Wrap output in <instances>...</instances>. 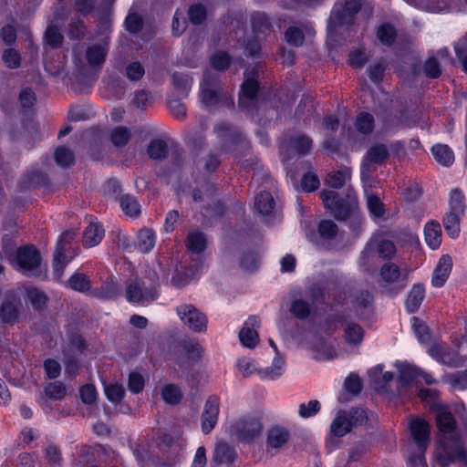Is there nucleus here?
Returning a JSON list of instances; mask_svg holds the SVG:
<instances>
[{"instance_id":"nucleus-1","label":"nucleus","mask_w":467,"mask_h":467,"mask_svg":"<svg viewBox=\"0 0 467 467\" xmlns=\"http://www.w3.org/2000/svg\"><path fill=\"white\" fill-rule=\"evenodd\" d=\"M332 306L350 305L349 311L341 315H329L326 319L328 330L343 329V337L349 346H358L364 337L363 327L355 321L368 319L373 314V296L368 290L350 292L335 288L328 295Z\"/></svg>"},{"instance_id":"nucleus-2","label":"nucleus","mask_w":467,"mask_h":467,"mask_svg":"<svg viewBox=\"0 0 467 467\" xmlns=\"http://www.w3.org/2000/svg\"><path fill=\"white\" fill-rule=\"evenodd\" d=\"M435 420L438 429V464L441 467H449L458 462L461 466L467 467V448L457 431V423L452 413L443 407H439Z\"/></svg>"},{"instance_id":"nucleus-3","label":"nucleus","mask_w":467,"mask_h":467,"mask_svg":"<svg viewBox=\"0 0 467 467\" xmlns=\"http://www.w3.org/2000/svg\"><path fill=\"white\" fill-rule=\"evenodd\" d=\"M368 420L367 412L360 408H351L349 410H339L330 425V434L326 445L329 451L337 447V438L344 437L352 428L364 424Z\"/></svg>"},{"instance_id":"nucleus-4","label":"nucleus","mask_w":467,"mask_h":467,"mask_svg":"<svg viewBox=\"0 0 467 467\" xmlns=\"http://www.w3.org/2000/svg\"><path fill=\"white\" fill-rule=\"evenodd\" d=\"M200 99L206 108L225 107L232 109L234 106L233 97L222 89L217 74L210 69L204 72L203 79L200 84Z\"/></svg>"},{"instance_id":"nucleus-5","label":"nucleus","mask_w":467,"mask_h":467,"mask_svg":"<svg viewBox=\"0 0 467 467\" xmlns=\"http://www.w3.org/2000/svg\"><path fill=\"white\" fill-rule=\"evenodd\" d=\"M410 436L416 445L407 459L408 467H427L425 452L430 443L431 425L422 418H413L409 422Z\"/></svg>"},{"instance_id":"nucleus-6","label":"nucleus","mask_w":467,"mask_h":467,"mask_svg":"<svg viewBox=\"0 0 467 467\" xmlns=\"http://www.w3.org/2000/svg\"><path fill=\"white\" fill-rule=\"evenodd\" d=\"M361 5V0H339L334 5L327 26V43L328 46H332L336 41L338 27L353 22Z\"/></svg>"},{"instance_id":"nucleus-7","label":"nucleus","mask_w":467,"mask_h":467,"mask_svg":"<svg viewBox=\"0 0 467 467\" xmlns=\"http://www.w3.org/2000/svg\"><path fill=\"white\" fill-rule=\"evenodd\" d=\"M124 296L131 305L147 306L159 297L158 284L138 277L130 279L126 282Z\"/></svg>"},{"instance_id":"nucleus-8","label":"nucleus","mask_w":467,"mask_h":467,"mask_svg":"<svg viewBox=\"0 0 467 467\" xmlns=\"http://www.w3.org/2000/svg\"><path fill=\"white\" fill-rule=\"evenodd\" d=\"M257 78L258 68L256 67L247 68L239 93L238 104L240 109L252 116L254 111L260 109L263 103L258 95L259 84Z\"/></svg>"},{"instance_id":"nucleus-9","label":"nucleus","mask_w":467,"mask_h":467,"mask_svg":"<svg viewBox=\"0 0 467 467\" xmlns=\"http://www.w3.org/2000/svg\"><path fill=\"white\" fill-rule=\"evenodd\" d=\"M321 198L325 208L329 211L337 220H346L355 215L358 209V200L354 193L348 192L346 198H340L333 191H323Z\"/></svg>"},{"instance_id":"nucleus-10","label":"nucleus","mask_w":467,"mask_h":467,"mask_svg":"<svg viewBox=\"0 0 467 467\" xmlns=\"http://www.w3.org/2000/svg\"><path fill=\"white\" fill-rule=\"evenodd\" d=\"M396 246L390 240L382 238L379 233L373 235L360 255V267L364 271H369L373 265L374 252L383 260H391L396 254Z\"/></svg>"},{"instance_id":"nucleus-11","label":"nucleus","mask_w":467,"mask_h":467,"mask_svg":"<svg viewBox=\"0 0 467 467\" xmlns=\"http://www.w3.org/2000/svg\"><path fill=\"white\" fill-rule=\"evenodd\" d=\"M263 431L261 419L256 416H243L230 429V433L236 440L250 442L260 436Z\"/></svg>"},{"instance_id":"nucleus-12","label":"nucleus","mask_w":467,"mask_h":467,"mask_svg":"<svg viewBox=\"0 0 467 467\" xmlns=\"http://www.w3.org/2000/svg\"><path fill=\"white\" fill-rule=\"evenodd\" d=\"M15 267L27 275H37L41 264V255L34 245H26L17 249L13 259Z\"/></svg>"},{"instance_id":"nucleus-13","label":"nucleus","mask_w":467,"mask_h":467,"mask_svg":"<svg viewBox=\"0 0 467 467\" xmlns=\"http://www.w3.org/2000/svg\"><path fill=\"white\" fill-rule=\"evenodd\" d=\"M311 147L312 140L304 134H297L291 137L287 143L285 140L280 142L279 148L283 157V162L285 166L287 175H289L291 178H296V174L289 167V152L292 151L300 156L306 155L310 151Z\"/></svg>"},{"instance_id":"nucleus-14","label":"nucleus","mask_w":467,"mask_h":467,"mask_svg":"<svg viewBox=\"0 0 467 467\" xmlns=\"http://www.w3.org/2000/svg\"><path fill=\"white\" fill-rule=\"evenodd\" d=\"M251 24L254 38L248 41L244 46V54L246 56L256 57L260 54L261 46L259 41L271 31V25L268 17L264 13H254L251 17Z\"/></svg>"},{"instance_id":"nucleus-15","label":"nucleus","mask_w":467,"mask_h":467,"mask_svg":"<svg viewBox=\"0 0 467 467\" xmlns=\"http://www.w3.org/2000/svg\"><path fill=\"white\" fill-rule=\"evenodd\" d=\"M109 49V45L108 36L98 38L97 40L88 44L85 49L84 59L89 69L94 72H99L102 68L106 61Z\"/></svg>"},{"instance_id":"nucleus-16","label":"nucleus","mask_w":467,"mask_h":467,"mask_svg":"<svg viewBox=\"0 0 467 467\" xmlns=\"http://www.w3.org/2000/svg\"><path fill=\"white\" fill-rule=\"evenodd\" d=\"M185 244L188 251L196 257L192 259L194 263L189 265V272L192 275H195L203 265L202 253L207 244L205 234L200 231H192L189 233Z\"/></svg>"},{"instance_id":"nucleus-17","label":"nucleus","mask_w":467,"mask_h":467,"mask_svg":"<svg viewBox=\"0 0 467 467\" xmlns=\"http://www.w3.org/2000/svg\"><path fill=\"white\" fill-rule=\"evenodd\" d=\"M176 313L189 329L194 332H202L207 327V317L193 305L184 304L176 307Z\"/></svg>"},{"instance_id":"nucleus-18","label":"nucleus","mask_w":467,"mask_h":467,"mask_svg":"<svg viewBox=\"0 0 467 467\" xmlns=\"http://www.w3.org/2000/svg\"><path fill=\"white\" fill-rule=\"evenodd\" d=\"M74 238V233L66 231L62 233L57 240L53 257V275L57 280H60L66 266L70 260L66 254L67 245Z\"/></svg>"},{"instance_id":"nucleus-19","label":"nucleus","mask_w":467,"mask_h":467,"mask_svg":"<svg viewBox=\"0 0 467 467\" xmlns=\"http://www.w3.org/2000/svg\"><path fill=\"white\" fill-rule=\"evenodd\" d=\"M428 354L439 363L454 368L462 366L467 357V353L462 355L459 351L444 348L441 345L430 347Z\"/></svg>"},{"instance_id":"nucleus-20","label":"nucleus","mask_w":467,"mask_h":467,"mask_svg":"<svg viewBox=\"0 0 467 467\" xmlns=\"http://www.w3.org/2000/svg\"><path fill=\"white\" fill-rule=\"evenodd\" d=\"M315 33L313 22L308 20L301 21L285 30V40L290 46L300 47L303 45L306 37H313Z\"/></svg>"},{"instance_id":"nucleus-21","label":"nucleus","mask_w":467,"mask_h":467,"mask_svg":"<svg viewBox=\"0 0 467 467\" xmlns=\"http://www.w3.org/2000/svg\"><path fill=\"white\" fill-rule=\"evenodd\" d=\"M183 353L178 358L176 365L182 370L179 377H183L192 368L199 362L202 357V348L199 343L185 342L182 346Z\"/></svg>"},{"instance_id":"nucleus-22","label":"nucleus","mask_w":467,"mask_h":467,"mask_svg":"<svg viewBox=\"0 0 467 467\" xmlns=\"http://www.w3.org/2000/svg\"><path fill=\"white\" fill-rule=\"evenodd\" d=\"M418 7L430 13L465 12L464 0H420Z\"/></svg>"},{"instance_id":"nucleus-23","label":"nucleus","mask_w":467,"mask_h":467,"mask_svg":"<svg viewBox=\"0 0 467 467\" xmlns=\"http://www.w3.org/2000/svg\"><path fill=\"white\" fill-rule=\"evenodd\" d=\"M185 443L181 434H176L175 437L171 434H163L159 437L158 446L160 450L165 451L169 449L172 456L173 462L171 463H162L160 467H175L181 461L180 451L183 449Z\"/></svg>"},{"instance_id":"nucleus-24","label":"nucleus","mask_w":467,"mask_h":467,"mask_svg":"<svg viewBox=\"0 0 467 467\" xmlns=\"http://www.w3.org/2000/svg\"><path fill=\"white\" fill-rule=\"evenodd\" d=\"M220 411V399L216 395L210 396L204 405L202 414V431L209 434L215 427Z\"/></svg>"},{"instance_id":"nucleus-25","label":"nucleus","mask_w":467,"mask_h":467,"mask_svg":"<svg viewBox=\"0 0 467 467\" xmlns=\"http://www.w3.org/2000/svg\"><path fill=\"white\" fill-rule=\"evenodd\" d=\"M236 458L237 453L233 446L220 442L214 449L211 465L212 467H234Z\"/></svg>"},{"instance_id":"nucleus-26","label":"nucleus","mask_w":467,"mask_h":467,"mask_svg":"<svg viewBox=\"0 0 467 467\" xmlns=\"http://www.w3.org/2000/svg\"><path fill=\"white\" fill-rule=\"evenodd\" d=\"M23 308L22 302L18 297L5 298L0 306V319L5 324H14Z\"/></svg>"},{"instance_id":"nucleus-27","label":"nucleus","mask_w":467,"mask_h":467,"mask_svg":"<svg viewBox=\"0 0 467 467\" xmlns=\"http://www.w3.org/2000/svg\"><path fill=\"white\" fill-rule=\"evenodd\" d=\"M260 320L257 317L253 316L248 318L244 327L239 333L241 343L249 348H254L258 343V333L256 327H259Z\"/></svg>"},{"instance_id":"nucleus-28","label":"nucleus","mask_w":467,"mask_h":467,"mask_svg":"<svg viewBox=\"0 0 467 467\" xmlns=\"http://www.w3.org/2000/svg\"><path fill=\"white\" fill-rule=\"evenodd\" d=\"M217 137L224 142L241 143L246 146L244 135L234 126L226 122L217 123L214 127Z\"/></svg>"},{"instance_id":"nucleus-29","label":"nucleus","mask_w":467,"mask_h":467,"mask_svg":"<svg viewBox=\"0 0 467 467\" xmlns=\"http://www.w3.org/2000/svg\"><path fill=\"white\" fill-rule=\"evenodd\" d=\"M452 267V260L450 255L444 254L442 255L439 262L437 266L435 267L431 278V285L434 287H442L450 274Z\"/></svg>"},{"instance_id":"nucleus-30","label":"nucleus","mask_w":467,"mask_h":467,"mask_svg":"<svg viewBox=\"0 0 467 467\" xmlns=\"http://www.w3.org/2000/svg\"><path fill=\"white\" fill-rule=\"evenodd\" d=\"M389 158L388 147L384 144H376L368 149L361 167V177L364 178L368 166L381 163Z\"/></svg>"},{"instance_id":"nucleus-31","label":"nucleus","mask_w":467,"mask_h":467,"mask_svg":"<svg viewBox=\"0 0 467 467\" xmlns=\"http://www.w3.org/2000/svg\"><path fill=\"white\" fill-rule=\"evenodd\" d=\"M104 234L103 226L98 222L90 221L83 233V244L87 247H94L102 241Z\"/></svg>"},{"instance_id":"nucleus-32","label":"nucleus","mask_w":467,"mask_h":467,"mask_svg":"<svg viewBox=\"0 0 467 467\" xmlns=\"http://www.w3.org/2000/svg\"><path fill=\"white\" fill-rule=\"evenodd\" d=\"M424 238L431 250H437L441 244V226L436 221H430L424 227Z\"/></svg>"},{"instance_id":"nucleus-33","label":"nucleus","mask_w":467,"mask_h":467,"mask_svg":"<svg viewBox=\"0 0 467 467\" xmlns=\"http://www.w3.org/2000/svg\"><path fill=\"white\" fill-rule=\"evenodd\" d=\"M91 294L101 299H114L124 294V292L121 285L110 278L104 282L99 288L93 290Z\"/></svg>"},{"instance_id":"nucleus-34","label":"nucleus","mask_w":467,"mask_h":467,"mask_svg":"<svg viewBox=\"0 0 467 467\" xmlns=\"http://www.w3.org/2000/svg\"><path fill=\"white\" fill-rule=\"evenodd\" d=\"M425 297V288L422 285L417 284L410 289L406 300V309L413 314L418 311Z\"/></svg>"},{"instance_id":"nucleus-35","label":"nucleus","mask_w":467,"mask_h":467,"mask_svg":"<svg viewBox=\"0 0 467 467\" xmlns=\"http://www.w3.org/2000/svg\"><path fill=\"white\" fill-rule=\"evenodd\" d=\"M383 365H377L368 371V377L375 389L380 390L385 389L386 385L394 379L391 371H386L382 374Z\"/></svg>"},{"instance_id":"nucleus-36","label":"nucleus","mask_w":467,"mask_h":467,"mask_svg":"<svg viewBox=\"0 0 467 467\" xmlns=\"http://www.w3.org/2000/svg\"><path fill=\"white\" fill-rule=\"evenodd\" d=\"M172 84L178 96L182 99L188 96L191 91L193 79L189 74L174 72L171 76Z\"/></svg>"},{"instance_id":"nucleus-37","label":"nucleus","mask_w":467,"mask_h":467,"mask_svg":"<svg viewBox=\"0 0 467 467\" xmlns=\"http://www.w3.org/2000/svg\"><path fill=\"white\" fill-rule=\"evenodd\" d=\"M202 190L201 189L194 190V192H193V200L195 202H198V201H202V202L205 201L207 202H212L214 204V206H215L214 213L218 214L219 212L221 211L222 205H221L220 202L215 203V198H214L215 188H214V185L212 184V183L206 182L204 185H202Z\"/></svg>"},{"instance_id":"nucleus-38","label":"nucleus","mask_w":467,"mask_h":467,"mask_svg":"<svg viewBox=\"0 0 467 467\" xmlns=\"http://www.w3.org/2000/svg\"><path fill=\"white\" fill-rule=\"evenodd\" d=\"M351 177V170L348 167H342L337 171L327 173L326 183L335 189L343 187Z\"/></svg>"},{"instance_id":"nucleus-39","label":"nucleus","mask_w":467,"mask_h":467,"mask_svg":"<svg viewBox=\"0 0 467 467\" xmlns=\"http://www.w3.org/2000/svg\"><path fill=\"white\" fill-rule=\"evenodd\" d=\"M396 367L399 370V385L400 388L410 385L418 379L419 368L408 363H397Z\"/></svg>"},{"instance_id":"nucleus-40","label":"nucleus","mask_w":467,"mask_h":467,"mask_svg":"<svg viewBox=\"0 0 467 467\" xmlns=\"http://www.w3.org/2000/svg\"><path fill=\"white\" fill-rule=\"evenodd\" d=\"M289 438L287 430L284 427L275 426L269 430L267 435V446L270 448H280L286 443Z\"/></svg>"},{"instance_id":"nucleus-41","label":"nucleus","mask_w":467,"mask_h":467,"mask_svg":"<svg viewBox=\"0 0 467 467\" xmlns=\"http://www.w3.org/2000/svg\"><path fill=\"white\" fill-rule=\"evenodd\" d=\"M431 153L437 162L443 166H450L454 161L453 151L448 145L436 144L431 147Z\"/></svg>"},{"instance_id":"nucleus-42","label":"nucleus","mask_w":467,"mask_h":467,"mask_svg":"<svg viewBox=\"0 0 467 467\" xmlns=\"http://www.w3.org/2000/svg\"><path fill=\"white\" fill-rule=\"evenodd\" d=\"M131 136L132 133L130 128L125 126H118L110 130L109 140L113 146L121 148L128 144Z\"/></svg>"},{"instance_id":"nucleus-43","label":"nucleus","mask_w":467,"mask_h":467,"mask_svg":"<svg viewBox=\"0 0 467 467\" xmlns=\"http://www.w3.org/2000/svg\"><path fill=\"white\" fill-rule=\"evenodd\" d=\"M285 362L280 356H275L272 365L265 369L259 370L261 378L275 380L278 379L285 371Z\"/></svg>"},{"instance_id":"nucleus-44","label":"nucleus","mask_w":467,"mask_h":467,"mask_svg":"<svg viewBox=\"0 0 467 467\" xmlns=\"http://www.w3.org/2000/svg\"><path fill=\"white\" fill-rule=\"evenodd\" d=\"M254 207L262 215H268L275 207V200L270 192H261L254 198Z\"/></svg>"},{"instance_id":"nucleus-45","label":"nucleus","mask_w":467,"mask_h":467,"mask_svg":"<svg viewBox=\"0 0 467 467\" xmlns=\"http://www.w3.org/2000/svg\"><path fill=\"white\" fill-rule=\"evenodd\" d=\"M161 399L170 405L179 404L183 397L182 389L175 384H166L161 390Z\"/></svg>"},{"instance_id":"nucleus-46","label":"nucleus","mask_w":467,"mask_h":467,"mask_svg":"<svg viewBox=\"0 0 467 467\" xmlns=\"http://www.w3.org/2000/svg\"><path fill=\"white\" fill-rule=\"evenodd\" d=\"M462 215L454 213V212H448L443 218L444 229L452 239H456L460 234V218Z\"/></svg>"},{"instance_id":"nucleus-47","label":"nucleus","mask_w":467,"mask_h":467,"mask_svg":"<svg viewBox=\"0 0 467 467\" xmlns=\"http://www.w3.org/2000/svg\"><path fill=\"white\" fill-rule=\"evenodd\" d=\"M375 119L372 114L361 111L358 114L355 121V128L358 132L367 135L374 130Z\"/></svg>"},{"instance_id":"nucleus-48","label":"nucleus","mask_w":467,"mask_h":467,"mask_svg":"<svg viewBox=\"0 0 467 467\" xmlns=\"http://www.w3.org/2000/svg\"><path fill=\"white\" fill-rule=\"evenodd\" d=\"M156 242V234L150 229H142L138 234V248L143 253L147 254L152 250Z\"/></svg>"},{"instance_id":"nucleus-49","label":"nucleus","mask_w":467,"mask_h":467,"mask_svg":"<svg viewBox=\"0 0 467 467\" xmlns=\"http://www.w3.org/2000/svg\"><path fill=\"white\" fill-rule=\"evenodd\" d=\"M62 354L65 360V377L69 379L76 378L79 368L78 358L69 353L67 349H62Z\"/></svg>"},{"instance_id":"nucleus-50","label":"nucleus","mask_w":467,"mask_h":467,"mask_svg":"<svg viewBox=\"0 0 467 467\" xmlns=\"http://www.w3.org/2000/svg\"><path fill=\"white\" fill-rule=\"evenodd\" d=\"M411 322L413 332L419 342L422 345L430 343L431 337L426 324L416 317L411 318Z\"/></svg>"},{"instance_id":"nucleus-51","label":"nucleus","mask_w":467,"mask_h":467,"mask_svg":"<svg viewBox=\"0 0 467 467\" xmlns=\"http://www.w3.org/2000/svg\"><path fill=\"white\" fill-rule=\"evenodd\" d=\"M67 285L81 293L89 291L91 287L89 278L82 273H75L67 281Z\"/></svg>"},{"instance_id":"nucleus-52","label":"nucleus","mask_w":467,"mask_h":467,"mask_svg":"<svg viewBox=\"0 0 467 467\" xmlns=\"http://www.w3.org/2000/svg\"><path fill=\"white\" fill-rule=\"evenodd\" d=\"M147 152L152 160L164 159L168 153L167 143L162 140H152L148 146Z\"/></svg>"},{"instance_id":"nucleus-53","label":"nucleus","mask_w":467,"mask_h":467,"mask_svg":"<svg viewBox=\"0 0 467 467\" xmlns=\"http://www.w3.org/2000/svg\"><path fill=\"white\" fill-rule=\"evenodd\" d=\"M367 207L373 220L381 219L384 216V204L377 195H367Z\"/></svg>"},{"instance_id":"nucleus-54","label":"nucleus","mask_w":467,"mask_h":467,"mask_svg":"<svg viewBox=\"0 0 467 467\" xmlns=\"http://www.w3.org/2000/svg\"><path fill=\"white\" fill-rule=\"evenodd\" d=\"M67 337L68 344L63 349H67L72 354H75V352L83 353L87 349L88 344L80 334L70 332Z\"/></svg>"},{"instance_id":"nucleus-55","label":"nucleus","mask_w":467,"mask_h":467,"mask_svg":"<svg viewBox=\"0 0 467 467\" xmlns=\"http://www.w3.org/2000/svg\"><path fill=\"white\" fill-rule=\"evenodd\" d=\"M104 385V391L107 399L115 404L119 403L125 394V389L122 384L119 383H109L107 384L106 382L103 383Z\"/></svg>"},{"instance_id":"nucleus-56","label":"nucleus","mask_w":467,"mask_h":467,"mask_svg":"<svg viewBox=\"0 0 467 467\" xmlns=\"http://www.w3.org/2000/svg\"><path fill=\"white\" fill-rule=\"evenodd\" d=\"M26 298L31 306L36 310L43 309L47 301V296L36 287L26 288Z\"/></svg>"},{"instance_id":"nucleus-57","label":"nucleus","mask_w":467,"mask_h":467,"mask_svg":"<svg viewBox=\"0 0 467 467\" xmlns=\"http://www.w3.org/2000/svg\"><path fill=\"white\" fill-rule=\"evenodd\" d=\"M396 36L395 27L389 23H384L378 27L377 36L385 46H391L396 39Z\"/></svg>"},{"instance_id":"nucleus-58","label":"nucleus","mask_w":467,"mask_h":467,"mask_svg":"<svg viewBox=\"0 0 467 467\" xmlns=\"http://www.w3.org/2000/svg\"><path fill=\"white\" fill-rule=\"evenodd\" d=\"M55 160L58 166L67 168L75 161V156L72 150L65 146H60L56 149Z\"/></svg>"},{"instance_id":"nucleus-59","label":"nucleus","mask_w":467,"mask_h":467,"mask_svg":"<svg viewBox=\"0 0 467 467\" xmlns=\"http://www.w3.org/2000/svg\"><path fill=\"white\" fill-rule=\"evenodd\" d=\"M210 66L213 69L223 71L231 64V57L224 51H217L210 57Z\"/></svg>"},{"instance_id":"nucleus-60","label":"nucleus","mask_w":467,"mask_h":467,"mask_svg":"<svg viewBox=\"0 0 467 467\" xmlns=\"http://www.w3.org/2000/svg\"><path fill=\"white\" fill-rule=\"evenodd\" d=\"M311 312L308 302L303 299H296L291 303L290 313L298 319H306Z\"/></svg>"},{"instance_id":"nucleus-61","label":"nucleus","mask_w":467,"mask_h":467,"mask_svg":"<svg viewBox=\"0 0 467 467\" xmlns=\"http://www.w3.org/2000/svg\"><path fill=\"white\" fill-rule=\"evenodd\" d=\"M450 211L454 213L463 214L465 210L464 196L458 189H453L450 194L449 200Z\"/></svg>"},{"instance_id":"nucleus-62","label":"nucleus","mask_w":467,"mask_h":467,"mask_svg":"<svg viewBox=\"0 0 467 467\" xmlns=\"http://www.w3.org/2000/svg\"><path fill=\"white\" fill-rule=\"evenodd\" d=\"M87 32V26L80 19H72L68 24L67 36L72 40H81Z\"/></svg>"},{"instance_id":"nucleus-63","label":"nucleus","mask_w":467,"mask_h":467,"mask_svg":"<svg viewBox=\"0 0 467 467\" xmlns=\"http://www.w3.org/2000/svg\"><path fill=\"white\" fill-rule=\"evenodd\" d=\"M120 206L123 212L129 216H137L140 212V207L137 200L130 195H123L120 198Z\"/></svg>"},{"instance_id":"nucleus-64","label":"nucleus","mask_w":467,"mask_h":467,"mask_svg":"<svg viewBox=\"0 0 467 467\" xmlns=\"http://www.w3.org/2000/svg\"><path fill=\"white\" fill-rule=\"evenodd\" d=\"M400 267L395 264H384L380 269L381 279L386 283L396 282L400 278Z\"/></svg>"}]
</instances>
